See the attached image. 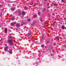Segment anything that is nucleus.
I'll use <instances>...</instances> for the list:
<instances>
[{"instance_id": "obj_1", "label": "nucleus", "mask_w": 66, "mask_h": 66, "mask_svg": "<svg viewBox=\"0 0 66 66\" xmlns=\"http://www.w3.org/2000/svg\"><path fill=\"white\" fill-rule=\"evenodd\" d=\"M8 43H9L10 45H13V43L12 42V39H8L7 41Z\"/></svg>"}, {"instance_id": "obj_2", "label": "nucleus", "mask_w": 66, "mask_h": 66, "mask_svg": "<svg viewBox=\"0 0 66 66\" xmlns=\"http://www.w3.org/2000/svg\"><path fill=\"white\" fill-rule=\"evenodd\" d=\"M31 30H29V33L27 34V35H28V36H30V35H31Z\"/></svg>"}, {"instance_id": "obj_3", "label": "nucleus", "mask_w": 66, "mask_h": 66, "mask_svg": "<svg viewBox=\"0 0 66 66\" xmlns=\"http://www.w3.org/2000/svg\"><path fill=\"white\" fill-rule=\"evenodd\" d=\"M45 11L46 9H45V8H43L42 11V12L43 13H44V12H45Z\"/></svg>"}, {"instance_id": "obj_4", "label": "nucleus", "mask_w": 66, "mask_h": 66, "mask_svg": "<svg viewBox=\"0 0 66 66\" xmlns=\"http://www.w3.org/2000/svg\"><path fill=\"white\" fill-rule=\"evenodd\" d=\"M15 7H12V8L11 9V11H15Z\"/></svg>"}, {"instance_id": "obj_5", "label": "nucleus", "mask_w": 66, "mask_h": 66, "mask_svg": "<svg viewBox=\"0 0 66 66\" xmlns=\"http://www.w3.org/2000/svg\"><path fill=\"white\" fill-rule=\"evenodd\" d=\"M7 49H8V46H7L5 48L4 50L5 51H6L7 50Z\"/></svg>"}, {"instance_id": "obj_6", "label": "nucleus", "mask_w": 66, "mask_h": 66, "mask_svg": "<svg viewBox=\"0 0 66 66\" xmlns=\"http://www.w3.org/2000/svg\"><path fill=\"white\" fill-rule=\"evenodd\" d=\"M22 13L23 15H26V13H25V12L24 11H22Z\"/></svg>"}, {"instance_id": "obj_7", "label": "nucleus", "mask_w": 66, "mask_h": 66, "mask_svg": "<svg viewBox=\"0 0 66 66\" xmlns=\"http://www.w3.org/2000/svg\"><path fill=\"white\" fill-rule=\"evenodd\" d=\"M9 53L10 54H12V50L10 49H9Z\"/></svg>"}, {"instance_id": "obj_8", "label": "nucleus", "mask_w": 66, "mask_h": 66, "mask_svg": "<svg viewBox=\"0 0 66 66\" xmlns=\"http://www.w3.org/2000/svg\"><path fill=\"white\" fill-rule=\"evenodd\" d=\"M61 28L63 30H64V29H66V27H65V26L61 27Z\"/></svg>"}, {"instance_id": "obj_9", "label": "nucleus", "mask_w": 66, "mask_h": 66, "mask_svg": "<svg viewBox=\"0 0 66 66\" xmlns=\"http://www.w3.org/2000/svg\"><path fill=\"white\" fill-rule=\"evenodd\" d=\"M7 28H5V32L6 33H7Z\"/></svg>"}, {"instance_id": "obj_10", "label": "nucleus", "mask_w": 66, "mask_h": 66, "mask_svg": "<svg viewBox=\"0 0 66 66\" xmlns=\"http://www.w3.org/2000/svg\"><path fill=\"white\" fill-rule=\"evenodd\" d=\"M18 13L19 15H21V12H20V10H19L18 11Z\"/></svg>"}, {"instance_id": "obj_11", "label": "nucleus", "mask_w": 66, "mask_h": 66, "mask_svg": "<svg viewBox=\"0 0 66 66\" xmlns=\"http://www.w3.org/2000/svg\"><path fill=\"white\" fill-rule=\"evenodd\" d=\"M31 19H28L27 20V21H28V22L31 21Z\"/></svg>"}, {"instance_id": "obj_12", "label": "nucleus", "mask_w": 66, "mask_h": 66, "mask_svg": "<svg viewBox=\"0 0 66 66\" xmlns=\"http://www.w3.org/2000/svg\"><path fill=\"white\" fill-rule=\"evenodd\" d=\"M16 26L17 27H19V23H18L17 24H16Z\"/></svg>"}, {"instance_id": "obj_13", "label": "nucleus", "mask_w": 66, "mask_h": 66, "mask_svg": "<svg viewBox=\"0 0 66 66\" xmlns=\"http://www.w3.org/2000/svg\"><path fill=\"white\" fill-rule=\"evenodd\" d=\"M65 0H61V3H64Z\"/></svg>"}, {"instance_id": "obj_14", "label": "nucleus", "mask_w": 66, "mask_h": 66, "mask_svg": "<svg viewBox=\"0 0 66 66\" xmlns=\"http://www.w3.org/2000/svg\"><path fill=\"white\" fill-rule=\"evenodd\" d=\"M41 47L42 48H44V45L42 44L41 45Z\"/></svg>"}, {"instance_id": "obj_15", "label": "nucleus", "mask_w": 66, "mask_h": 66, "mask_svg": "<svg viewBox=\"0 0 66 66\" xmlns=\"http://www.w3.org/2000/svg\"><path fill=\"white\" fill-rule=\"evenodd\" d=\"M22 23L23 24L25 25L26 24V23L24 22H22Z\"/></svg>"}, {"instance_id": "obj_16", "label": "nucleus", "mask_w": 66, "mask_h": 66, "mask_svg": "<svg viewBox=\"0 0 66 66\" xmlns=\"http://www.w3.org/2000/svg\"><path fill=\"white\" fill-rule=\"evenodd\" d=\"M14 23H11V26H13V25H14Z\"/></svg>"}, {"instance_id": "obj_17", "label": "nucleus", "mask_w": 66, "mask_h": 66, "mask_svg": "<svg viewBox=\"0 0 66 66\" xmlns=\"http://www.w3.org/2000/svg\"><path fill=\"white\" fill-rule=\"evenodd\" d=\"M35 21L33 22L32 23V24L33 25L35 24Z\"/></svg>"}, {"instance_id": "obj_18", "label": "nucleus", "mask_w": 66, "mask_h": 66, "mask_svg": "<svg viewBox=\"0 0 66 66\" xmlns=\"http://www.w3.org/2000/svg\"><path fill=\"white\" fill-rule=\"evenodd\" d=\"M34 18H36V17H37V16H36V15H35L34 16Z\"/></svg>"}, {"instance_id": "obj_19", "label": "nucleus", "mask_w": 66, "mask_h": 66, "mask_svg": "<svg viewBox=\"0 0 66 66\" xmlns=\"http://www.w3.org/2000/svg\"><path fill=\"white\" fill-rule=\"evenodd\" d=\"M57 40H59L60 39H59V37H57Z\"/></svg>"}, {"instance_id": "obj_20", "label": "nucleus", "mask_w": 66, "mask_h": 66, "mask_svg": "<svg viewBox=\"0 0 66 66\" xmlns=\"http://www.w3.org/2000/svg\"><path fill=\"white\" fill-rule=\"evenodd\" d=\"M49 40H47L46 41V43H47V44H48V43H49Z\"/></svg>"}, {"instance_id": "obj_21", "label": "nucleus", "mask_w": 66, "mask_h": 66, "mask_svg": "<svg viewBox=\"0 0 66 66\" xmlns=\"http://www.w3.org/2000/svg\"><path fill=\"white\" fill-rule=\"evenodd\" d=\"M54 6H57L58 5L57 4H54Z\"/></svg>"}, {"instance_id": "obj_22", "label": "nucleus", "mask_w": 66, "mask_h": 66, "mask_svg": "<svg viewBox=\"0 0 66 66\" xmlns=\"http://www.w3.org/2000/svg\"><path fill=\"white\" fill-rule=\"evenodd\" d=\"M56 20H57V21H59L60 20L59 19H56Z\"/></svg>"}, {"instance_id": "obj_23", "label": "nucleus", "mask_w": 66, "mask_h": 66, "mask_svg": "<svg viewBox=\"0 0 66 66\" xmlns=\"http://www.w3.org/2000/svg\"><path fill=\"white\" fill-rule=\"evenodd\" d=\"M11 19H12V20H15V18H12Z\"/></svg>"}, {"instance_id": "obj_24", "label": "nucleus", "mask_w": 66, "mask_h": 66, "mask_svg": "<svg viewBox=\"0 0 66 66\" xmlns=\"http://www.w3.org/2000/svg\"><path fill=\"white\" fill-rule=\"evenodd\" d=\"M44 36H42V39H44Z\"/></svg>"}, {"instance_id": "obj_25", "label": "nucleus", "mask_w": 66, "mask_h": 66, "mask_svg": "<svg viewBox=\"0 0 66 66\" xmlns=\"http://www.w3.org/2000/svg\"><path fill=\"white\" fill-rule=\"evenodd\" d=\"M12 37L11 36H10L9 37V38H10V39H11L12 38Z\"/></svg>"}, {"instance_id": "obj_26", "label": "nucleus", "mask_w": 66, "mask_h": 66, "mask_svg": "<svg viewBox=\"0 0 66 66\" xmlns=\"http://www.w3.org/2000/svg\"><path fill=\"white\" fill-rule=\"evenodd\" d=\"M27 7H25V8H24V9L25 10H27Z\"/></svg>"}, {"instance_id": "obj_27", "label": "nucleus", "mask_w": 66, "mask_h": 66, "mask_svg": "<svg viewBox=\"0 0 66 66\" xmlns=\"http://www.w3.org/2000/svg\"><path fill=\"white\" fill-rule=\"evenodd\" d=\"M37 3H38L39 2V1L38 0H37Z\"/></svg>"}, {"instance_id": "obj_28", "label": "nucleus", "mask_w": 66, "mask_h": 66, "mask_svg": "<svg viewBox=\"0 0 66 66\" xmlns=\"http://www.w3.org/2000/svg\"><path fill=\"white\" fill-rule=\"evenodd\" d=\"M33 4H34V3H32L31 4H30V5H33Z\"/></svg>"}, {"instance_id": "obj_29", "label": "nucleus", "mask_w": 66, "mask_h": 66, "mask_svg": "<svg viewBox=\"0 0 66 66\" xmlns=\"http://www.w3.org/2000/svg\"><path fill=\"white\" fill-rule=\"evenodd\" d=\"M40 20L41 21H42L43 20H42V18H40Z\"/></svg>"}, {"instance_id": "obj_30", "label": "nucleus", "mask_w": 66, "mask_h": 66, "mask_svg": "<svg viewBox=\"0 0 66 66\" xmlns=\"http://www.w3.org/2000/svg\"><path fill=\"white\" fill-rule=\"evenodd\" d=\"M59 57H60V58H61V56H59Z\"/></svg>"}, {"instance_id": "obj_31", "label": "nucleus", "mask_w": 66, "mask_h": 66, "mask_svg": "<svg viewBox=\"0 0 66 66\" xmlns=\"http://www.w3.org/2000/svg\"><path fill=\"white\" fill-rule=\"evenodd\" d=\"M53 45H54V46H55V45H56V44H55V43H54Z\"/></svg>"}, {"instance_id": "obj_32", "label": "nucleus", "mask_w": 66, "mask_h": 66, "mask_svg": "<svg viewBox=\"0 0 66 66\" xmlns=\"http://www.w3.org/2000/svg\"><path fill=\"white\" fill-rule=\"evenodd\" d=\"M0 17H1V16H2V14H0Z\"/></svg>"}, {"instance_id": "obj_33", "label": "nucleus", "mask_w": 66, "mask_h": 66, "mask_svg": "<svg viewBox=\"0 0 66 66\" xmlns=\"http://www.w3.org/2000/svg\"><path fill=\"white\" fill-rule=\"evenodd\" d=\"M2 7V5H0V7Z\"/></svg>"}, {"instance_id": "obj_34", "label": "nucleus", "mask_w": 66, "mask_h": 66, "mask_svg": "<svg viewBox=\"0 0 66 66\" xmlns=\"http://www.w3.org/2000/svg\"><path fill=\"white\" fill-rule=\"evenodd\" d=\"M27 28V27L26 26H25V27H24V28Z\"/></svg>"}, {"instance_id": "obj_35", "label": "nucleus", "mask_w": 66, "mask_h": 66, "mask_svg": "<svg viewBox=\"0 0 66 66\" xmlns=\"http://www.w3.org/2000/svg\"><path fill=\"white\" fill-rule=\"evenodd\" d=\"M64 47H66V45H64Z\"/></svg>"}, {"instance_id": "obj_36", "label": "nucleus", "mask_w": 66, "mask_h": 66, "mask_svg": "<svg viewBox=\"0 0 66 66\" xmlns=\"http://www.w3.org/2000/svg\"><path fill=\"white\" fill-rule=\"evenodd\" d=\"M36 64H38V63H36Z\"/></svg>"}, {"instance_id": "obj_37", "label": "nucleus", "mask_w": 66, "mask_h": 66, "mask_svg": "<svg viewBox=\"0 0 66 66\" xmlns=\"http://www.w3.org/2000/svg\"><path fill=\"white\" fill-rule=\"evenodd\" d=\"M38 14H40V13L39 12L38 13Z\"/></svg>"}, {"instance_id": "obj_38", "label": "nucleus", "mask_w": 66, "mask_h": 66, "mask_svg": "<svg viewBox=\"0 0 66 66\" xmlns=\"http://www.w3.org/2000/svg\"><path fill=\"white\" fill-rule=\"evenodd\" d=\"M44 1H47V0H44Z\"/></svg>"}, {"instance_id": "obj_39", "label": "nucleus", "mask_w": 66, "mask_h": 66, "mask_svg": "<svg viewBox=\"0 0 66 66\" xmlns=\"http://www.w3.org/2000/svg\"><path fill=\"white\" fill-rule=\"evenodd\" d=\"M54 4H53V5H54Z\"/></svg>"}, {"instance_id": "obj_40", "label": "nucleus", "mask_w": 66, "mask_h": 66, "mask_svg": "<svg viewBox=\"0 0 66 66\" xmlns=\"http://www.w3.org/2000/svg\"><path fill=\"white\" fill-rule=\"evenodd\" d=\"M54 13L53 14V15H54Z\"/></svg>"}, {"instance_id": "obj_41", "label": "nucleus", "mask_w": 66, "mask_h": 66, "mask_svg": "<svg viewBox=\"0 0 66 66\" xmlns=\"http://www.w3.org/2000/svg\"><path fill=\"white\" fill-rule=\"evenodd\" d=\"M17 30H18V29H17Z\"/></svg>"}, {"instance_id": "obj_42", "label": "nucleus", "mask_w": 66, "mask_h": 66, "mask_svg": "<svg viewBox=\"0 0 66 66\" xmlns=\"http://www.w3.org/2000/svg\"><path fill=\"white\" fill-rule=\"evenodd\" d=\"M55 1H56V0H55Z\"/></svg>"}]
</instances>
